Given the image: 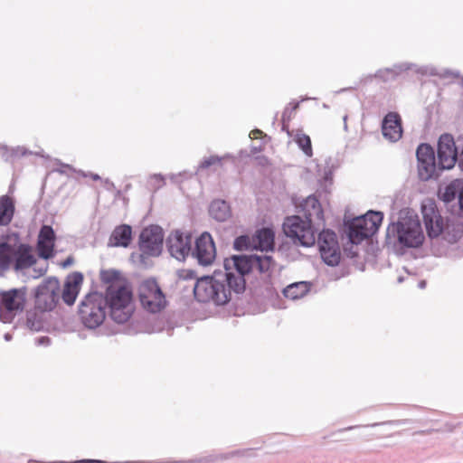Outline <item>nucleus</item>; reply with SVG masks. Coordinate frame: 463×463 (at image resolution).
Returning a JSON list of instances; mask_svg holds the SVG:
<instances>
[{
  "mask_svg": "<svg viewBox=\"0 0 463 463\" xmlns=\"http://www.w3.org/2000/svg\"><path fill=\"white\" fill-rule=\"evenodd\" d=\"M100 280L106 287L103 298L109 316L117 323H126L135 310L130 283L121 272L115 269L102 270Z\"/></svg>",
  "mask_w": 463,
  "mask_h": 463,
  "instance_id": "f257e3e1",
  "label": "nucleus"
},
{
  "mask_svg": "<svg viewBox=\"0 0 463 463\" xmlns=\"http://www.w3.org/2000/svg\"><path fill=\"white\" fill-rule=\"evenodd\" d=\"M303 209L306 220L297 215L287 217L283 222V231L294 243L310 247L316 242L312 218L323 220L324 213L319 201L315 196H308L305 200Z\"/></svg>",
  "mask_w": 463,
  "mask_h": 463,
  "instance_id": "f03ea898",
  "label": "nucleus"
},
{
  "mask_svg": "<svg viewBox=\"0 0 463 463\" xmlns=\"http://www.w3.org/2000/svg\"><path fill=\"white\" fill-rule=\"evenodd\" d=\"M232 291V287H230L222 272L198 279L194 288V297L199 302H213L216 305L228 303Z\"/></svg>",
  "mask_w": 463,
  "mask_h": 463,
  "instance_id": "7ed1b4c3",
  "label": "nucleus"
},
{
  "mask_svg": "<svg viewBox=\"0 0 463 463\" xmlns=\"http://www.w3.org/2000/svg\"><path fill=\"white\" fill-rule=\"evenodd\" d=\"M383 219L381 212L369 211L364 215L353 219L348 225V237L352 243L359 244L373 236Z\"/></svg>",
  "mask_w": 463,
  "mask_h": 463,
  "instance_id": "20e7f679",
  "label": "nucleus"
},
{
  "mask_svg": "<svg viewBox=\"0 0 463 463\" xmlns=\"http://www.w3.org/2000/svg\"><path fill=\"white\" fill-rule=\"evenodd\" d=\"M226 272L223 273L233 292L240 293L245 289L244 275L254 269L253 255L233 256L224 262Z\"/></svg>",
  "mask_w": 463,
  "mask_h": 463,
  "instance_id": "39448f33",
  "label": "nucleus"
},
{
  "mask_svg": "<svg viewBox=\"0 0 463 463\" xmlns=\"http://www.w3.org/2000/svg\"><path fill=\"white\" fill-rule=\"evenodd\" d=\"M79 314L87 327L96 328L100 326L106 317L103 296L97 292L87 295L80 306Z\"/></svg>",
  "mask_w": 463,
  "mask_h": 463,
  "instance_id": "423d86ee",
  "label": "nucleus"
},
{
  "mask_svg": "<svg viewBox=\"0 0 463 463\" xmlns=\"http://www.w3.org/2000/svg\"><path fill=\"white\" fill-rule=\"evenodd\" d=\"M138 298L143 308L151 313L160 312L167 304L165 294L153 279H145L140 283Z\"/></svg>",
  "mask_w": 463,
  "mask_h": 463,
  "instance_id": "0eeeda50",
  "label": "nucleus"
},
{
  "mask_svg": "<svg viewBox=\"0 0 463 463\" xmlns=\"http://www.w3.org/2000/svg\"><path fill=\"white\" fill-rule=\"evenodd\" d=\"M26 303V290L12 288L0 292V318L5 323H10L14 317L21 313Z\"/></svg>",
  "mask_w": 463,
  "mask_h": 463,
  "instance_id": "6e6552de",
  "label": "nucleus"
},
{
  "mask_svg": "<svg viewBox=\"0 0 463 463\" xmlns=\"http://www.w3.org/2000/svg\"><path fill=\"white\" fill-rule=\"evenodd\" d=\"M388 232L396 233L399 242L406 247H419L424 240L420 222L413 219H404L397 223H392L388 227Z\"/></svg>",
  "mask_w": 463,
  "mask_h": 463,
  "instance_id": "1a4fd4ad",
  "label": "nucleus"
},
{
  "mask_svg": "<svg viewBox=\"0 0 463 463\" xmlns=\"http://www.w3.org/2000/svg\"><path fill=\"white\" fill-rule=\"evenodd\" d=\"M60 283L56 279H49L38 286L35 293V307L41 311L52 310L58 302Z\"/></svg>",
  "mask_w": 463,
  "mask_h": 463,
  "instance_id": "9d476101",
  "label": "nucleus"
},
{
  "mask_svg": "<svg viewBox=\"0 0 463 463\" xmlns=\"http://www.w3.org/2000/svg\"><path fill=\"white\" fill-rule=\"evenodd\" d=\"M164 233L158 226L145 228L139 236V249L141 257L158 256L163 248Z\"/></svg>",
  "mask_w": 463,
  "mask_h": 463,
  "instance_id": "9b49d317",
  "label": "nucleus"
},
{
  "mask_svg": "<svg viewBox=\"0 0 463 463\" xmlns=\"http://www.w3.org/2000/svg\"><path fill=\"white\" fill-rule=\"evenodd\" d=\"M317 245L322 260L329 266L339 263L341 253L336 234L330 230L322 231L317 238Z\"/></svg>",
  "mask_w": 463,
  "mask_h": 463,
  "instance_id": "f8f14e48",
  "label": "nucleus"
},
{
  "mask_svg": "<svg viewBox=\"0 0 463 463\" xmlns=\"http://www.w3.org/2000/svg\"><path fill=\"white\" fill-rule=\"evenodd\" d=\"M458 147L449 134H443L438 142V160L440 169H451L458 161Z\"/></svg>",
  "mask_w": 463,
  "mask_h": 463,
  "instance_id": "ddd939ff",
  "label": "nucleus"
},
{
  "mask_svg": "<svg viewBox=\"0 0 463 463\" xmlns=\"http://www.w3.org/2000/svg\"><path fill=\"white\" fill-rule=\"evenodd\" d=\"M418 172L420 179L429 180L437 175V165L433 148L428 144H420L416 152Z\"/></svg>",
  "mask_w": 463,
  "mask_h": 463,
  "instance_id": "4468645a",
  "label": "nucleus"
},
{
  "mask_svg": "<svg viewBox=\"0 0 463 463\" xmlns=\"http://www.w3.org/2000/svg\"><path fill=\"white\" fill-rule=\"evenodd\" d=\"M167 248L176 260H184L191 251L192 236L180 231L172 232L167 238Z\"/></svg>",
  "mask_w": 463,
  "mask_h": 463,
  "instance_id": "2eb2a0df",
  "label": "nucleus"
},
{
  "mask_svg": "<svg viewBox=\"0 0 463 463\" xmlns=\"http://www.w3.org/2000/svg\"><path fill=\"white\" fill-rule=\"evenodd\" d=\"M195 257L200 264L211 265L216 256V249L212 236L203 232L195 241Z\"/></svg>",
  "mask_w": 463,
  "mask_h": 463,
  "instance_id": "dca6fc26",
  "label": "nucleus"
},
{
  "mask_svg": "<svg viewBox=\"0 0 463 463\" xmlns=\"http://www.w3.org/2000/svg\"><path fill=\"white\" fill-rule=\"evenodd\" d=\"M56 235L52 227L43 225L38 234L37 251L40 258L48 260L54 255Z\"/></svg>",
  "mask_w": 463,
  "mask_h": 463,
  "instance_id": "f3484780",
  "label": "nucleus"
},
{
  "mask_svg": "<svg viewBox=\"0 0 463 463\" xmlns=\"http://www.w3.org/2000/svg\"><path fill=\"white\" fill-rule=\"evenodd\" d=\"M382 132L383 137L392 142H396L401 139L402 136L401 116L396 112H389L383 118Z\"/></svg>",
  "mask_w": 463,
  "mask_h": 463,
  "instance_id": "a211bd4d",
  "label": "nucleus"
},
{
  "mask_svg": "<svg viewBox=\"0 0 463 463\" xmlns=\"http://www.w3.org/2000/svg\"><path fill=\"white\" fill-rule=\"evenodd\" d=\"M83 282V276L80 272H73L69 275L64 283L63 290L61 293L62 300L68 304H74L78 294L80 292V287Z\"/></svg>",
  "mask_w": 463,
  "mask_h": 463,
  "instance_id": "6ab92c4d",
  "label": "nucleus"
},
{
  "mask_svg": "<svg viewBox=\"0 0 463 463\" xmlns=\"http://www.w3.org/2000/svg\"><path fill=\"white\" fill-rule=\"evenodd\" d=\"M14 258L13 269L14 270H23L32 267L35 262V257L33 254L32 247L28 244H19L14 246Z\"/></svg>",
  "mask_w": 463,
  "mask_h": 463,
  "instance_id": "aec40b11",
  "label": "nucleus"
},
{
  "mask_svg": "<svg viewBox=\"0 0 463 463\" xmlns=\"http://www.w3.org/2000/svg\"><path fill=\"white\" fill-rule=\"evenodd\" d=\"M421 213L423 216V222L430 237L436 238L440 235V229L439 225H436L433 229L431 226L432 219L440 216L436 204L432 200L426 201L421 206Z\"/></svg>",
  "mask_w": 463,
  "mask_h": 463,
  "instance_id": "412c9836",
  "label": "nucleus"
},
{
  "mask_svg": "<svg viewBox=\"0 0 463 463\" xmlns=\"http://www.w3.org/2000/svg\"><path fill=\"white\" fill-rule=\"evenodd\" d=\"M440 197L445 203H450L458 199L459 208L463 211V180L456 179L449 184L441 193Z\"/></svg>",
  "mask_w": 463,
  "mask_h": 463,
  "instance_id": "4be33fe9",
  "label": "nucleus"
},
{
  "mask_svg": "<svg viewBox=\"0 0 463 463\" xmlns=\"http://www.w3.org/2000/svg\"><path fill=\"white\" fill-rule=\"evenodd\" d=\"M132 240V229L129 225L117 226L109 238V244L115 247H128Z\"/></svg>",
  "mask_w": 463,
  "mask_h": 463,
  "instance_id": "5701e85b",
  "label": "nucleus"
},
{
  "mask_svg": "<svg viewBox=\"0 0 463 463\" xmlns=\"http://www.w3.org/2000/svg\"><path fill=\"white\" fill-rule=\"evenodd\" d=\"M252 246L261 251L272 250L274 248V232L271 229L263 228L252 237Z\"/></svg>",
  "mask_w": 463,
  "mask_h": 463,
  "instance_id": "b1692460",
  "label": "nucleus"
},
{
  "mask_svg": "<svg viewBox=\"0 0 463 463\" xmlns=\"http://www.w3.org/2000/svg\"><path fill=\"white\" fill-rule=\"evenodd\" d=\"M14 210V201L11 196H0V226L8 225L12 222Z\"/></svg>",
  "mask_w": 463,
  "mask_h": 463,
  "instance_id": "393cba45",
  "label": "nucleus"
},
{
  "mask_svg": "<svg viewBox=\"0 0 463 463\" xmlns=\"http://www.w3.org/2000/svg\"><path fill=\"white\" fill-rule=\"evenodd\" d=\"M14 254V245L7 242L0 243V270L2 272L13 268Z\"/></svg>",
  "mask_w": 463,
  "mask_h": 463,
  "instance_id": "a878e982",
  "label": "nucleus"
},
{
  "mask_svg": "<svg viewBox=\"0 0 463 463\" xmlns=\"http://www.w3.org/2000/svg\"><path fill=\"white\" fill-rule=\"evenodd\" d=\"M211 216L219 221L223 222L230 216V209L224 201H213L209 209Z\"/></svg>",
  "mask_w": 463,
  "mask_h": 463,
  "instance_id": "bb28decb",
  "label": "nucleus"
},
{
  "mask_svg": "<svg viewBox=\"0 0 463 463\" xmlns=\"http://www.w3.org/2000/svg\"><path fill=\"white\" fill-rule=\"evenodd\" d=\"M308 290L307 282H297L288 286L283 290V294L287 298L294 300L304 297Z\"/></svg>",
  "mask_w": 463,
  "mask_h": 463,
  "instance_id": "cd10ccee",
  "label": "nucleus"
},
{
  "mask_svg": "<svg viewBox=\"0 0 463 463\" xmlns=\"http://www.w3.org/2000/svg\"><path fill=\"white\" fill-rule=\"evenodd\" d=\"M295 142L298 144V146L301 148V150L304 152L306 156L309 157L312 156L313 150L309 136L299 131L295 136Z\"/></svg>",
  "mask_w": 463,
  "mask_h": 463,
  "instance_id": "c85d7f7f",
  "label": "nucleus"
},
{
  "mask_svg": "<svg viewBox=\"0 0 463 463\" xmlns=\"http://www.w3.org/2000/svg\"><path fill=\"white\" fill-rule=\"evenodd\" d=\"M253 264L254 269H258L260 272H267L272 268L274 261L272 258L268 255H253Z\"/></svg>",
  "mask_w": 463,
  "mask_h": 463,
  "instance_id": "c756f323",
  "label": "nucleus"
},
{
  "mask_svg": "<svg viewBox=\"0 0 463 463\" xmlns=\"http://www.w3.org/2000/svg\"><path fill=\"white\" fill-rule=\"evenodd\" d=\"M222 157H220L218 156H210L209 157L204 158L201 164L200 168L201 169H207L213 165L216 166H222Z\"/></svg>",
  "mask_w": 463,
  "mask_h": 463,
  "instance_id": "7c9ffc66",
  "label": "nucleus"
},
{
  "mask_svg": "<svg viewBox=\"0 0 463 463\" xmlns=\"http://www.w3.org/2000/svg\"><path fill=\"white\" fill-rule=\"evenodd\" d=\"M250 245V239L248 236L238 237L234 241V246L238 250L248 248Z\"/></svg>",
  "mask_w": 463,
  "mask_h": 463,
  "instance_id": "2f4dec72",
  "label": "nucleus"
},
{
  "mask_svg": "<svg viewBox=\"0 0 463 463\" xmlns=\"http://www.w3.org/2000/svg\"><path fill=\"white\" fill-rule=\"evenodd\" d=\"M436 225H439V228L440 229V234L443 232L444 229V221L441 216H438L435 219H432L431 226L434 229Z\"/></svg>",
  "mask_w": 463,
  "mask_h": 463,
  "instance_id": "473e14b6",
  "label": "nucleus"
},
{
  "mask_svg": "<svg viewBox=\"0 0 463 463\" xmlns=\"http://www.w3.org/2000/svg\"><path fill=\"white\" fill-rule=\"evenodd\" d=\"M73 263H74V258L72 256H69L65 260H63L61 262V265L62 268H68L71 265H72Z\"/></svg>",
  "mask_w": 463,
  "mask_h": 463,
  "instance_id": "72a5a7b5",
  "label": "nucleus"
},
{
  "mask_svg": "<svg viewBox=\"0 0 463 463\" xmlns=\"http://www.w3.org/2000/svg\"><path fill=\"white\" fill-rule=\"evenodd\" d=\"M263 135V132L260 129H254L250 133L251 138H260Z\"/></svg>",
  "mask_w": 463,
  "mask_h": 463,
  "instance_id": "f704fd0d",
  "label": "nucleus"
},
{
  "mask_svg": "<svg viewBox=\"0 0 463 463\" xmlns=\"http://www.w3.org/2000/svg\"><path fill=\"white\" fill-rule=\"evenodd\" d=\"M82 175L84 177H89L90 178L91 180L93 181H99L100 180V176L98 175V174H94V173H88V174H82Z\"/></svg>",
  "mask_w": 463,
  "mask_h": 463,
  "instance_id": "c9c22d12",
  "label": "nucleus"
},
{
  "mask_svg": "<svg viewBox=\"0 0 463 463\" xmlns=\"http://www.w3.org/2000/svg\"><path fill=\"white\" fill-rule=\"evenodd\" d=\"M72 463H107V462L103 461V460H98V459H82V460L74 461Z\"/></svg>",
  "mask_w": 463,
  "mask_h": 463,
  "instance_id": "e433bc0d",
  "label": "nucleus"
},
{
  "mask_svg": "<svg viewBox=\"0 0 463 463\" xmlns=\"http://www.w3.org/2000/svg\"><path fill=\"white\" fill-rule=\"evenodd\" d=\"M457 162H458L459 166L463 170V147L459 152L458 151V161Z\"/></svg>",
  "mask_w": 463,
  "mask_h": 463,
  "instance_id": "4c0bfd02",
  "label": "nucleus"
},
{
  "mask_svg": "<svg viewBox=\"0 0 463 463\" xmlns=\"http://www.w3.org/2000/svg\"><path fill=\"white\" fill-rule=\"evenodd\" d=\"M194 274L193 271H189V275L187 277H191L192 278V275Z\"/></svg>",
  "mask_w": 463,
  "mask_h": 463,
  "instance_id": "58836bf2",
  "label": "nucleus"
}]
</instances>
